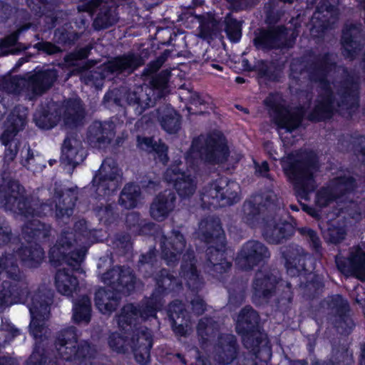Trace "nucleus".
<instances>
[{
    "label": "nucleus",
    "instance_id": "1a4fd4ad",
    "mask_svg": "<svg viewBox=\"0 0 365 365\" xmlns=\"http://www.w3.org/2000/svg\"><path fill=\"white\" fill-rule=\"evenodd\" d=\"M27 115L26 109L24 107L16 108L9 117L5 125V130L1 136L2 143L7 145L12 138L24 127Z\"/></svg>",
    "mask_w": 365,
    "mask_h": 365
},
{
    "label": "nucleus",
    "instance_id": "9d476101",
    "mask_svg": "<svg viewBox=\"0 0 365 365\" xmlns=\"http://www.w3.org/2000/svg\"><path fill=\"white\" fill-rule=\"evenodd\" d=\"M175 195L165 190L160 193L150 207V214L157 220H164L175 207Z\"/></svg>",
    "mask_w": 365,
    "mask_h": 365
},
{
    "label": "nucleus",
    "instance_id": "f8f14e48",
    "mask_svg": "<svg viewBox=\"0 0 365 365\" xmlns=\"http://www.w3.org/2000/svg\"><path fill=\"white\" fill-rule=\"evenodd\" d=\"M81 142L75 137H68L62 147L61 160L63 163L75 166L83 159Z\"/></svg>",
    "mask_w": 365,
    "mask_h": 365
},
{
    "label": "nucleus",
    "instance_id": "72a5a7b5",
    "mask_svg": "<svg viewBox=\"0 0 365 365\" xmlns=\"http://www.w3.org/2000/svg\"><path fill=\"white\" fill-rule=\"evenodd\" d=\"M138 310L133 304H128L123 309L120 315L118 317L120 327L124 328V324H130L133 320H135L138 316Z\"/></svg>",
    "mask_w": 365,
    "mask_h": 365
},
{
    "label": "nucleus",
    "instance_id": "8fccbe9b",
    "mask_svg": "<svg viewBox=\"0 0 365 365\" xmlns=\"http://www.w3.org/2000/svg\"><path fill=\"white\" fill-rule=\"evenodd\" d=\"M98 1L97 0H93L91 1H88L83 5H81L78 7L80 11L92 12L93 10L98 6Z\"/></svg>",
    "mask_w": 365,
    "mask_h": 365
},
{
    "label": "nucleus",
    "instance_id": "a19ab883",
    "mask_svg": "<svg viewBox=\"0 0 365 365\" xmlns=\"http://www.w3.org/2000/svg\"><path fill=\"white\" fill-rule=\"evenodd\" d=\"M171 244L170 248L173 250V252L170 251L171 255H173L174 252H176L177 253L181 252L185 247V241L182 235L179 233L175 234L174 239Z\"/></svg>",
    "mask_w": 365,
    "mask_h": 365
},
{
    "label": "nucleus",
    "instance_id": "de8ad7c7",
    "mask_svg": "<svg viewBox=\"0 0 365 365\" xmlns=\"http://www.w3.org/2000/svg\"><path fill=\"white\" fill-rule=\"evenodd\" d=\"M276 235V237H274L272 235H269L268 232H266V237L269 239L273 243H277L279 242L281 238L285 237V235L282 232V228L276 227L274 230V234Z\"/></svg>",
    "mask_w": 365,
    "mask_h": 365
},
{
    "label": "nucleus",
    "instance_id": "c03bdc74",
    "mask_svg": "<svg viewBox=\"0 0 365 365\" xmlns=\"http://www.w3.org/2000/svg\"><path fill=\"white\" fill-rule=\"evenodd\" d=\"M52 118V115H48V116H43V119H38L37 116L35 117V120L36 122V125L42 128L43 129H50L53 128L54 125H57L56 122L51 121V119Z\"/></svg>",
    "mask_w": 365,
    "mask_h": 365
},
{
    "label": "nucleus",
    "instance_id": "e433bc0d",
    "mask_svg": "<svg viewBox=\"0 0 365 365\" xmlns=\"http://www.w3.org/2000/svg\"><path fill=\"white\" fill-rule=\"evenodd\" d=\"M226 31L229 38L233 41H237L241 37V25L237 21L227 22Z\"/></svg>",
    "mask_w": 365,
    "mask_h": 365
},
{
    "label": "nucleus",
    "instance_id": "f3484780",
    "mask_svg": "<svg viewBox=\"0 0 365 365\" xmlns=\"http://www.w3.org/2000/svg\"><path fill=\"white\" fill-rule=\"evenodd\" d=\"M77 234L73 232H65L58 240V243L53 246L50 251V258L52 262L59 261L60 258L65 259L71 265H73L68 257L66 255L67 250L73 246L71 242H68L76 237Z\"/></svg>",
    "mask_w": 365,
    "mask_h": 365
},
{
    "label": "nucleus",
    "instance_id": "864d4df0",
    "mask_svg": "<svg viewBox=\"0 0 365 365\" xmlns=\"http://www.w3.org/2000/svg\"><path fill=\"white\" fill-rule=\"evenodd\" d=\"M17 153L16 145V144L14 145V148H11V144L10 145L9 148L6 149L5 153V158L6 160H12L16 156Z\"/></svg>",
    "mask_w": 365,
    "mask_h": 365
},
{
    "label": "nucleus",
    "instance_id": "a18cd8bd",
    "mask_svg": "<svg viewBox=\"0 0 365 365\" xmlns=\"http://www.w3.org/2000/svg\"><path fill=\"white\" fill-rule=\"evenodd\" d=\"M211 238L213 240H216L220 242L222 246H224L225 238L223 231L220 225H217L214 229L213 233H212Z\"/></svg>",
    "mask_w": 365,
    "mask_h": 365
},
{
    "label": "nucleus",
    "instance_id": "09e8293b",
    "mask_svg": "<svg viewBox=\"0 0 365 365\" xmlns=\"http://www.w3.org/2000/svg\"><path fill=\"white\" fill-rule=\"evenodd\" d=\"M11 230L9 227L0 228V245L9 242L11 240Z\"/></svg>",
    "mask_w": 365,
    "mask_h": 365
},
{
    "label": "nucleus",
    "instance_id": "f03ea898",
    "mask_svg": "<svg viewBox=\"0 0 365 365\" xmlns=\"http://www.w3.org/2000/svg\"><path fill=\"white\" fill-rule=\"evenodd\" d=\"M282 163L285 175L294 183L296 189L307 193L313 187V172L316 170L314 165L299 161L294 155L284 157Z\"/></svg>",
    "mask_w": 365,
    "mask_h": 365
},
{
    "label": "nucleus",
    "instance_id": "603ef678",
    "mask_svg": "<svg viewBox=\"0 0 365 365\" xmlns=\"http://www.w3.org/2000/svg\"><path fill=\"white\" fill-rule=\"evenodd\" d=\"M210 260L212 263V258H210ZM213 266L215 271L222 272V269L225 271L227 269L230 267V265L227 262H222L220 263L213 262Z\"/></svg>",
    "mask_w": 365,
    "mask_h": 365
},
{
    "label": "nucleus",
    "instance_id": "4c0bfd02",
    "mask_svg": "<svg viewBox=\"0 0 365 365\" xmlns=\"http://www.w3.org/2000/svg\"><path fill=\"white\" fill-rule=\"evenodd\" d=\"M182 276L185 279H188L187 285L190 287L192 284L194 283L197 278L196 269L192 262L187 265H183L182 267Z\"/></svg>",
    "mask_w": 365,
    "mask_h": 365
},
{
    "label": "nucleus",
    "instance_id": "a878e982",
    "mask_svg": "<svg viewBox=\"0 0 365 365\" xmlns=\"http://www.w3.org/2000/svg\"><path fill=\"white\" fill-rule=\"evenodd\" d=\"M23 261L27 262L31 267L40 263L43 258V252L41 248L36 247L34 250L25 248L16 254Z\"/></svg>",
    "mask_w": 365,
    "mask_h": 365
},
{
    "label": "nucleus",
    "instance_id": "dca6fc26",
    "mask_svg": "<svg viewBox=\"0 0 365 365\" xmlns=\"http://www.w3.org/2000/svg\"><path fill=\"white\" fill-rule=\"evenodd\" d=\"M56 289L61 294L69 296L77 289L78 281L66 270H59L55 279Z\"/></svg>",
    "mask_w": 365,
    "mask_h": 365
},
{
    "label": "nucleus",
    "instance_id": "774afa93",
    "mask_svg": "<svg viewBox=\"0 0 365 365\" xmlns=\"http://www.w3.org/2000/svg\"><path fill=\"white\" fill-rule=\"evenodd\" d=\"M308 213L313 217H317V212L313 208H309L307 210Z\"/></svg>",
    "mask_w": 365,
    "mask_h": 365
},
{
    "label": "nucleus",
    "instance_id": "338daca9",
    "mask_svg": "<svg viewBox=\"0 0 365 365\" xmlns=\"http://www.w3.org/2000/svg\"><path fill=\"white\" fill-rule=\"evenodd\" d=\"M43 214H47L48 212H49L52 210V208L48 205H43Z\"/></svg>",
    "mask_w": 365,
    "mask_h": 365
},
{
    "label": "nucleus",
    "instance_id": "ddd939ff",
    "mask_svg": "<svg viewBox=\"0 0 365 365\" xmlns=\"http://www.w3.org/2000/svg\"><path fill=\"white\" fill-rule=\"evenodd\" d=\"M11 193L9 196H6L3 192H0V202L3 206L6 209L16 212V210L19 211L21 214L26 215L31 214L28 210H24L26 203L18 199V195L21 194L22 188L16 182H12L10 185Z\"/></svg>",
    "mask_w": 365,
    "mask_h": 365
},
{
    "label": "nucleus",
    "instance_id": "680f3d73",
    "mask_svg": "<svg viewBox=\"0 0 365 365\" xmlns=\"http://www.w3.org/2000/svg\"><path fill=\"white\" fill-rule=\"evenodd\" d=\"M36 2H33V0H27L28 5L31 7L32 4H44V1H48V0H35Z\"/></svg>",
    "mask_w": 365,
    "mask_h": 365
},
{
    "label": "nucleus",
    "instance_id": "c756f323",
    "mask_svg": "<svg viewBox=\"0 0 365 365\" xmlns=\"http://www.w3.org/2000/svg\"><path fill=\"white\" fill-rule=\"evenodd\" d=\"M151 92V89H148V91H145V92L143 91V89H140V93L138 97L135 96V94H133V97L130 96L128 98L129 103L133 105H138L136 108V110L139 113L142 112V110H145L148 107L153 103L152 99L149 97Z\"/></svg>",
    "mask_w": 365,
    "mask_h": 365
},
{
    "label": "nucleus",
    "instance_id": "7c9ffc66",
    "mask_svg": "<svg viewBox=\"0 0 365 365\" xmlns=\"http://www.w3.org/2000/svg\"><path fill=\"white\" fill-rule=\"evenodd\" d=\"M114 276L118 277V280L119 281L118 283L123 287H126L128 291H130V289L133 287V276L130 274V272L128 271L126 272H122L120 273L119 269H114L111 270L110 272H108L106 273L103 278L105 280L109 279L110 277H114Z\"/></svg>",
    "mask_w": 365,
    "mask_h": 365
},
{
    "label": "nucleus",
    "instance_id": "473e14b6",
    "mask_svg": "<svg viewBox=\"0 0 365 365\" xmlns=\"http://www.w3.org/2000/svg\"><path fill=\"white\" fill-rule=\"evenodd\" d=\"M305 257H294L292 259H287L286 267L287 272L291 276H295L300 274L305 269Z\"/></svg>",
    "mask_w": 365,
    "mask_h": 365
},
{
    "label": "nucleus",
    "instance_id": "f257e3e1",
    "mask_svg": "<svg viewBox=\"0 0 365 365\" xmlns=\"http://www.w3.org/2000/svg\"><path fill=\"white\" fill-rule=\"evenodd\" d=\"M198 155L210 163H222L227 160L231 161V159H228L226 140L220 133L210 136L205 147L200 151H197V143L194 141L185 163L175 160L164 174V182L171 184L182 197H189L195 191L196 183L192 174L197 170L195 159Z\"/></svg>",
    "mask_w": 365,
    "mask_h": 365
},
{
    "label": "nucleus",
    "instance_id": "58836bf2",
    "mask_svg": "<svg viewBox=\"0 0 365 365\" xmlns=\"http://www.w3.org/2000/svg\"><path fill=\"white\" fill-rule=\"evenodd\" d=\"M342 44H343L344 51L346 52L345 55L350 56V57H353L354 55L351 52H352V50H353V52H354V53L356 52V43L347 36L346 32H344L343 34Z\"/></svg>",
    "mask_w": 365,
    "mask_h": 365
},
{
    "label": "nucleus",
    "instance_id": "6e6d98bb",
    "mask_svg": "<svg viewBox=\"0 0 365 365\" xmlns=\"http://www.w3.org/2000/svg\"><path fill=\"white\" fill-rule=\"evenodd\" d=\"M205 330L206 333H208L211 329L212 327L211 324H205V322L203 320H201L198 324V332L200 334H202L203 330Z\"/></svg>",
    "mask_w": 365,
    "mask_h": 365
},
{
    "label": "nucleus",
    "instance_id": "c85d7f7f",
    "mask_svg": "<svg viewBox=\"0 0 365 365\" xmlns=\"http://www.w3.org/2000/svg\"><path fill=\"white\" fill-rule=\"evenodd\" d=\"M19 272L18 268L14 264L13 258L6 257L0 262V279L4 281V278L16 279Z\"/></svg>",
    "mask_w": 365,
    "mask_h": 365
},
{
    "label": "nucleus",
    "instance_id": "2eb2a0df",
    "mask_svg": "<svg viewBox=\"0 0 365 365\" xmlns=\"http://www.w3.org/2000/svg\"><path fill=\"white\" fill-rule=\"evenodd\" d=\"M217 360L220 364H227L230 363L235 357V341L232 335H227L221 339V341L217 348Z\"/></svg>",
    "mask_w": 365,
    "mask_h": 365
},
{
    "label": "nucleus",
    "instance_id": "5fc2aeb1",
    "mask_svg": "<svg viewBox=\"0 0 365 365\" xmlns=\"http://www.w3.org/2000/svg\"><path fill=\"white\" fill-rule=\"evenodd\" d=\"M204 302L202 299H197L192 302V308L197 314H200L204 310Z\"/></svg>",
    "mask_w": 365,
    "mask_h": 365
},
{
    "label": "nucleus",
    "instance_id": "20e7f679",
    "mask_svg": "<svg viewBox=\"0 0 365 365\" xmlns=\"http://www.w3.org/2000/svg\"><path fill=\"white\" fill-rule=\"evenodd\" d=\"M120 172L116 163L112 159L104 160L99 169L98 175L93 178V183L96 184L99 195L107 194L106 190H114L118 186V179Z\"/></svg>",
    "mask_w": 365,
    "mask_h": 365
},
{
    "label": "nucleus",
    "instance_id": "6e6552de",
    "mask_svg": "<svg viewBox=\"0 0 365 365\" xmlns=\"http://www.w3.org/2000/svg\"><path fill=\"white\" fill-rule=\"evenodd\" d=\"M269 256L267 248L262 244L251 241L243 246L237 262L240 267L247 269Z\"/></svg>",
    "mask_w": 365,
    "mask_h": 365
},
{
    "label": "nucleus",
    "instance_id": "49530a36",
    "mask_svg": "<svg viewBox=\"0 0 365 365\" xmlns=\"http://www.w3.org/2000/svg\"><path fill=\"white\" fill-rule=\"evenodd\" d=\"M38 48L43 51L44 52L52 54L59 51L58 47L51 43H41L38 44Z\"/></svg>",
    "mask_w": 365,
    "mask_h": 365
},
{
    "label": "nucleus",
    "instance_id": "39448f33",
    "mask_svg": "<svg viewBox=\"0 0 365 365\" xmlns=\"http://www.w3.org/2000/svg\"><path fill=\"white\" fill-rule=\"evenodd\" d=\"M258 322V315L252 309L245 308L238 315L236 323L237 331L242 335V341L247 349L258 346L259 341L252 340L257 333L254 331Z\"/></svg>",
    "mask_w": 365,
    "mask_h": 365
},
{
    "label": "nucleus",
    "instance_id": "9b49d317",
    "mask_svg": "<svg viewBox=\"0 0 365 365\" xmlns=\"http://www.w3.org/2000/svg\"><path fill=\"white\" fill-rule=\"evenodd\" d=\"M29 311L31 316V321L30 323L31 333L34 338H41L43 333L46 332V329L43 327V324L40 322L48 317L49 314V309L46 304H36L34 303L29 307Z\"/></svg>",
    "mask_w": 365,
    "mask_h": 365
},
{
    "label": "nucleus",
    "instance_id": "393cba45",
    "mask_svg": "<svg viewBox=\"0 0 365 365\" xmlns=\"http://www.w3.org/2000/svg\"><path fill=\"white\" fill-rule=\"evenodd\" d=\"M83 118V110L80 101H75L72 106H69L67 113L63 117V124L66 125H76Z\"/></svg>",
    "mask_w": 365,
    "mask_h": 365
},
{
    "label": "nucleus",
    "instance_id": "4468645a",
    "mask_svg": "<svg viewBox=\"0 0 365 365\" xmlns=\"http://www.w3.org/2000/svg\"><path fill=\"white\" fill-rule=\"evenodd\" d=\"M301 117L302 114L299 110H290L283 108L275 110L274 118L279 128L290 132L299 125Z\"/></svg>",
    "mask_w": 365,
    "mask_h": 365
},
{
    "label": "nucleus",
    "instance_id": "bb28decb",
    "mask_svg": "<svg viewBox=\"0 0 365 365\" xmlns=\"http://www.w3.org/2000/svg\"><path fill=\"white\" fill-rule=\"evenodd\" d=\"M138 145L141 149L150 150H155L158 154V158L163 162L165 163L167 160L166 151L167 148L163 144L153 145V140L148 138H138Z\"/></svg>",
    "mask_w": 365,
    "mask_h": 365
},
{
    "label": "nucleus",
    "instance_id": "0eeeda50",
    "mask_svg": "<svg viewBox=\"0 0 365 365\" xmlns=\"http://www.w3.org/2000/svg\"><path fill=\"white\" fill-rule=\"evenodd\" d=\"M354 181L351 178H344L336 180L331 186L320 190L317 195L316 202L319 207H324L331 203L334 200L341 198L342 195L352 190Z\"/></svg>",
    "mask_w": 365,
    "mask_h": 365
},
{
    "label": "nucleus",
    "instance_id": "5701e85b",
    "mask_svg": "<svg viewBox=\"0 0 365 365\" xmlns=\"http://www.w3.org/2000/svg\"><path fill=\"white\" fill-rule=\"evenodd\" d=\"M138 65L139 64L134 56H128L123 58H115V60L110 61L106 66V68H108L110 72H115L126 69L133 70L138 67Z\"/></svg>",
    "mask_w": 365,
    "mask_h": 365
},
{
    "label": "nucleus",
    "instance_id": "052dcab7",
    "mask_svg": "<svg viewBox=\"0 0 365 365\" xmlns=\"http://www.w3.org/2000/svg\"><path fill=\"white\" fill-rule=\"evenodd\" d=\"M86 235L87 232L86 230H83L82 233L78 234V240L76 239L75 241L77 242V241L79 240L82 243L84 242Z\"/></svg>",
    "mask_w": 365,
    "mask_h": 365
},
{
    "label": "nucleus",
    "instance_id": "69168bd1",
    "mask_svg": "<svg viewBox=\"0 0 365 365\" xmlns=\"http://www.w3.org/2000/svg\"><path fill=\"white\" fill-rule=\"evenodd\" d=\"M361 363L365 364V345L361 346Z\"/></svg>",
    "mask_w": 365,
    "mask_h": 365
},
{
    "label": "nucleus",
    "instance_id": "b1692460",
    "mask_svg": "<svg viewBox=\"0 0 365 365\" xmlns=\"http://www.w3.org/2000/svg\"><path fill=\"white\" fill-rule=\"evenodd\" d=\"M138 188L136 185H127L123 190L120 197V204L125 208L134 207L137 204Z\"/></svg>",
    "mask_w": 365,
    "mask_h": 365
},
{
    "label": "nucleus",
    "instance_id": "6ab92c4d",
    "mask_svg": "<svg viewBox=\"0 0 365 365\" xmlns=\"http://www.w3.org/2000/svg\"><path fill=\"white\" fill-rule=\"evenodd\" d=\"M339 269L344 273H352L357 278L363 280L365 279V255L359 252L356 256L352 257L349 260V267H345L342 266L339 259L336 260Z\"/></svg>",
    "mask_w": 365,
    "mask_h": 365
},
{
    "label": "nucleus",
    "instance_id": "aec40b11",
    "mask_svg": "<svg viewBox=\"0 0 365 365\" xmlns=\"http://www.w3.org/2000/svg\"><path fill=\"white\" fill-rule=\"evenodd\" d=\"M96 304L101 312L108 314L115 309L117 300L111 297L110 292L105 289H99L96 294Z\"/></svg>",
    "mask_w": 365,
    "mask_h": 365
},
{
    "label": "nucleus",
    "instance_id": "3c124183",
    "mask_svg": "<svg viewBox=\"0 0 365 365\" xmlns=\"http://www.w3.org/2000/svg\"><path fill=\"white\" fill-rule=\"evenodd\" d=\"M86 250L87 247L84 246L83 247L81 248L78 253H72L71 255V259L76 263L81 262L86 254Z\"/></svg>",
    "mask_w": 365,
    "mask_h": 365
},
{
    "label": "nucleus",
    "instance_id": "412c9836",
    "mask_svg": "<svg viewBox=\"0 0 365 365\" xmlns=\"http://www.w3.org/2000/svg\"><path fill=\"white\" fill-rule=\"evenodd\" d=\"M160 123L163 129L168 133H175L180 128L179 115L170 107L166 108L162 112Z\"/></svg>",
    "mask_w": 365,
    "mask_h": 365
},
{
    "label": "nucleus",
    "instance_id": "ea45409f",
    "mask_svg": "<svg viewBox=\"0 0 365 365\" xmlns=\"http://www.w3.org/2000/svg\"><path fill=\"white\" fill-rule=\"evenodd\" d=\"M168 76L167 75L160 76L153 81V85L155 90L160 92V95L163 96L165 93L167 88Z\"/></svg>",
    "mask_w": 365,
    "mask_h": 365
},
{
    "label": "nucleus",
    "instance_id": "0e129e2a",
    "mask_svg": "<svg viewBox=\"0 0 365 365\" xmlns=\"http://www.w3.org/2000/svg\"><path fill=\"white\" fill-rule=\"evenodd\" d=\"M182 324H179V327H175L174 330L175 332H177L179 334L183 335L185 334V331H184L183 328H181Z\"/></svg>",
    "mask_w": 365,
    "mask_h": 365
},
{
    "label": "nucleus",
    "instance_id": "4d7b16f0",
    "mask_svg": "<svg viewBox=\"0 0 365 365\" xmlns=\"http://www.w3.org/2000/svg\"><path fill=\"white\" fill-rule=\"evenodd\" d=\"M256 171L260 175H264L268 171V165L266 162H262L260 165L256 167Z\"/></svg>",
    "mask_w": 365,
    "mask_h": 365
},
{
    "label": "nucleus",
    "instance_id": "423d86ee",
    "mask_svg": "<svg viewBox=\"0 0 365 365\" xmlns=\"http://www.w3.org/2000/svg\"><path fill=\"white\" fill-rule=\"evenodd\" d=\"M76 334L73 329L71 328L64 331L61 337L58 339L56 349L61 357L66 360L73 357L86 356V352H88L89 346L85 344L76 349Z\"/></svg>",
    "mask_w": 365,
    "mask_h": 365
},
{
    "label": "nucleus",
    "instance_id": "37998d69",
    "mask_svg": "<svg viewBox=\"0 0 365 365\" xmlns=\"http://www.w3.org/2000/svg\"><path fill=\"white\" fill-rule=\"evenodd\" d=\"M17 41V34H12L11 35L9 36L5 39L2 40L0 42V48L6 49L5 51L6 53H10L13 52V49L10 48L12 46H14Z\"/></svg>",
    "mask_w": 365,
    "mask_h": 365
},
{
    "label": "nucleus",
    "instance_id": "e2e57ef3",
    "mask_svg": "<svg viewBox=\"0 0 365 365\" xmlns=\"http://www.w3.org/2000/svg\"><path fill=\"white\" fill-rule=\"evenodd\" d=\"M308 234H309V237H310L311 240L313 241V242H314V244H317V240H318V239H317V236H316L315 232H314V231H312V230H309Z\"/></svg>",
    "mask_w": 365,
    "mask_h": 365
},
{
    "label": "nucleus",
    "instance_id": "a211bd4d",
    "mask_svg": "<svg viewBox=\"0 0 365 365\" xmlns=\"http://www.w3.org/2000/svg\"><path fill=\"white\" fill-rule=\"evenodd\" d=\"M56 73L53 71H43L34 76L30 82L29 87L34 95H38L48 89L56 79Z\"/></svg>",
    "mask_w": 365,
    "mask_h": 365
},
{
    "label": "nucleus",
    "instance_id": "79ce46f5",
    "mask_svg": "<svg viewBox=\"0 0 365 365\" xmlns=\"http://www.w3.org/2000/svg\"><path fill=\"white\" fill-rule=\"evenodd\" d=\"M182 305L180 302H175L170 304L169 307L170 316L172 319L175 322V324H178V320L180 318L178 313L182 314Z\"/></svg>",
    "mask_w": 365,
    "mask_h": 365
},
{
    "label": "nucleus",
    "instance_id": "2f4dec72",
    "mask_svg": "<svg viewBox=\"0 0 365 365\" xmlns=\"http://www.w3.org/2000/svg\"><path fill=\"white\" fill-rule=\"evenodd\" d=\"M262 274H258L255 282V289L257 294H262L266 297L268 291L274 287L276 279L272 277L266 276L264 278L261 277Z\"/></svg>",
    "mask_w": 365,
    "mask_h": 365
},
{
    "label": "nucleus",
    "instance_id": "4be33fe9",
    "mask_svg": "<svg viewBox=\"0 0 365 365\" xmlns=\"http://www.w3.org/2000/svg\"><path fill=\"white\" fill-rule=\"evenodd\" d=\"M91 302L87 297H83L73 306V319L77 322H88L90 319Z\"/></svg>",
    "mask_w": 365,
    "mask_h": 365
},
{
    "label": "nucleus",
    "instance_id": "13d9d810",
    "mask_svg": "<svg viewBox=\"0 0 365 365\" xmlns=\"http://www.w3.org/2000/svg\"><path fill=\"white\" fill-rule=\"evenodd\" d=\"M345 100L341 103V104L337 103V107L339 108V110L344 109V107H346L348 105V102L349 100L354 99V96H351L350 94H348L344 97Z\"/></svg>",
    "mask_w": 365,
    "mask_h": 365
},
{
    "label": "nucleus",
    "instance_id": "f704fd0d",
    "mask_svg": "<svg viewBox=\"0 0 365 365\" xmlns=\"http://www.w3.org/2000/svg\"><path fill=\"white\" fill-rule=\"evenodd\" d=\"M145 339L146 344L142 349H135V357L136 361L141 365H145L149 361L150 358V348L151 347V343L148 336H145L143 338H139L140 340Z\"/></svg>",
    "mask_w": 365,
    "mask_h": 365
},
{
    "label": "nucleus",
    "instance_id": "bf43d9fd",
    "mask_svg": "<svg viewBox=\"0 0 365 365\" xmlns=\"http://www.w3.org/2000/svg\"><path fill=\"white\" fill-rule=\"evenodd\" d=\"M88 49L83 48L81 51H80L79 52H78L77 53L73 54V56H74L75 58L81 59V58H83L86 57L88 56Z\"/></svg>",
    "mask_w": 365,
    "mask_h": 365
},
{
    "label": "nucleus",
    "instance_id": "cd10ccee",
    "mask_svg": "<svg viewBox=\"0 0 365 365\" xmlns=\"http://www.w3.org/2000/svg\"><path fill=\"white\" fill-rule=\"evenodd\" d=\"M334 109H336L335 103L329 93L316 108L317 116L312 118L317 120L329 118Z\"/></svg>",
    "mask_w": 365,
    "mask_h": 365
},
{
    "label": "nucleus",
    "instance_id": "c9c22d12",
    "mask_svg": "<svg viewBox=\"0 0 365 365\" xmlns=\"http://www.w3.org/2000/svg\"><path fill=\"white\" fill-rule=\"evenodd\" d=\"M111 349L118 352H125L127 350L128 341L118 333L113 334L108 341Z\"/></svg>",
    "mask_w": 365,
    "mask_h": 365
},
{
    "label": "nucleus",
    "instance_id": "7ed1b4c3",
    "mask_svg": "<svg viewBox=\"0 0 365 365\" xmlns=\"http://www.w3.org/2000/svg\"><path fill=\"white\" fill-rule=\"evenodd\" d=\"M239 190L240 186L237 182H227L221 178L205 188L202 200L213 206L231 205L239 200Z\"/></svg>",
    "mask_w": 365,
    "mask_h": 365
}]
</instances>
